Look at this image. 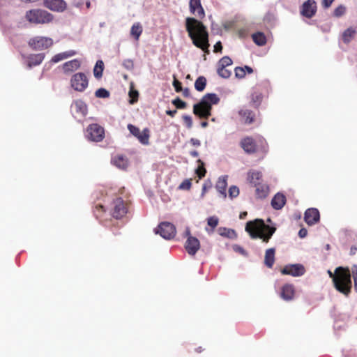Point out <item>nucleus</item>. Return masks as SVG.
I'll return each mask as SVG.
<instances>
[{
    "instance_id": "33",
    "label": "nucleus",
    "mask_w": 357,
    "mask_h": 357,
    "mask_svg": "<svg viewBox=\"0 0 357 357\" xmlns=\"http://www.w3.org/2000/svg\"><path fill=\"white\" fill-rule=\"evenodd\" d=\"M356 30L351 27L347 28L342 33V40L344 43H349L354 37Z\"/></svg>"
},
{
    "instance_id": "41",
    "label": "nucleus",
    "mask_w": 357,
    "mask_h": 357,
    "mask_svg": "<svg viewBox=\"0 0 357 357\" xmlns=\"http://www.w3.org/2000/svg\"><path fill=\"white\" fill-rule=\"evenodd\" d=\"M232 64V60L228 56H223L218 62V66L226 68Z\"/></svg>"
},
{
    "instance_id": "64",
    "label": "nucleus",
    "mask_w": 357,
    "mask_h": 357,
    "mask_svg": "<svg viewBox=\"0 0 357 357\" xmlns=\"http://www.w3.org/2000/svg\"><path fill=\"white\" fill-rule=\"evenodd\" d=\"M84 2L82 0H80V1H78L77 2H75L73 3L74 6H75L76 8H81L83 5Z\"/></svg>"
},
{
    "instance_id": "62",
    "label": "nucleus",
    "mask_w": 357,
    "mask_h": 357,
    "mask_svg": "<svg viewBox=\"0 0 357 357\" xmlns=\"http://www.w3.org/2000/svg\"><path fill=\"white\" fill-rule=\"evenodd\" d=\"M357 251V245H353L350 248V255H354Z\"/></svg>"
},
{
    "instance_id": "2",
    "label": "nucleus",
    "mask_w": 357,
    "mask_h": 357,
    "mask_svg": "<svg viewBox=\"0 0 357 357\" xmlns=\"http://www.w3.org/2000/svg\"><path fill=\"white\" fill-rule=\"evenodd\" d=\"M185 29L192 44L205 50L209 46L208 33L204 24L194 17L185 19Z\"/></svg>"
},
{
    "instance_id": "51",
    "label": "nucleus",
    "mask_w": 357,
    "mask_h": 357,
    "mask_svg": "<svg viewBox=\"0 0 357 357\" xmlns=\"http://www.w3.org/2000/svg\"><path fill=\"white\" fill-rule=\"evenodd\" d=\"M183 119L185 122V126L187 128L190 129L192 126V117L189 115L184 114L183 116Z\"/></svg>"
},
{
    "instance_id": "42",
    "label": "nucleus",
    "mask_w": 357,
    "mask_h": 357,
    "mask_svg": "<svg viewBox=\"0 0 357 357\" xmlns=\"http://www.w3.org/2000/svg\"><path fill=\"white\" fill-rule=\"evenodd\" d=\"M239 195V188L236 185H231L229 188V196L231 199L236 197Z\"/></svg>"
},
{
    "instance_id": "32",
    "label": "nucleus",
    "mask_w": 357,
    "mask_h": 357,
    "mask_svg": "<svg viewBox=\"0 0 357 357\" xmlns=\"http://www.w3.org/2000/svg\"><path fill=\"white\" fill-rule=\"evenodd\" d=\"M128 96L130 98L129 103L130 105H134L137 102L139 98V92L137 89L134 88V85L132 83H131L130 86Z\"/></svg>"
},
{
    "instance_id": "50",
    "label": "nucleus",
    "mask_w": 357,
    "mask_h": 357,
    "mask_svg": "<svg viewBox=\"0 0 357 357\" xmlns=\"http://www.w3.org/2000/svg\"><path fill=\"white\" fill-rule=\"evenodd\" d=\"M191 181L189 179H185L178 186L180 190H189L191 187Z\"/></svg>"
},
{
    "instance_id": "11",
    "label": "nucleus",
    "mask_w": 357,
    "mask_h": 357,
    "mask_svg": "<svg viewBox=\"0 0 357 357\" xmlns=\"http://www.w3.org/2000/svg\"><path fill=\"white\" fill-rule=\"evenodd\" d=\"M305 269L301 264H288L281 270L282 275H289L293 277H300L305 274Z\"/></svg>"
},
{
    "instance_id": "6",
    "label": "nucleus",
    "mask_w": 357,
    "mask_h": 357,
    "mask_svg": "<svg viewBox=\"0 0 357 357\" xmlns=\"http://www.w3.org/2000/svg\"><path fill=\"white\" fill-rule=\"evenodd\" d=\"M28 45L34 51L47 49L53 45V40L49 37L35 36L28 41Z\"/></svg>"
},
{
    "instance_id": "4",
    "label": "nucleus",
    "mask_w": 357,
    "mask_h": 357,
    "mask_svg": "<svg viewBox=\"0 0 357 357\" xmlns=\"http://www.w3.org/2000/svg\"><path fill=\"white\" fill-rule=\"evenodd\" d=\"M220 99L216 93L205 94L199 102L193 105V114L200 119H207L211 115L212 106L219 103Z\"/></svg>"
},
{
    "instance_id": "39",
    "label": "nucleus",
    "mask_w": 357,
    "mask_h": 357,
    "mask_svg": "<svg viewBox=\"0 0 357 357\" xmlns=\"http://www.w3.org/2000/svg\"><path fill=\"white\" fill-rule=\"evenodd\" d=\"M218 75L224 79H227L231 76V71L226 69V68H222L220 66H218L217 69Z\"/></svg>"
},
{
    "instance_id": "3",
    "label": "nucleus",
    "mask_w": 357,
    "mask_h": 357,
    "mask_svg": "<svg viewBox=\"0 0 357 357\" xmlns=\"http://www.w3.org/2000/svg\"><path fill=\"white\" fill-rule=\"evenodd\" d=\"M328 274L333 279L336 290L348 296L352 287L349 268L339 266L335 268L334 273L328 270Z\"/></svg>"
},
{
    "instance_id": "55",
    "label": "nucleus",
    "mask_w": 357,
    "mask_h": 357,
    "mask_svg": "<svg viewBox=\"0 0 357 357\" xmlns=\"http://www.w3.org/2000/svg\"><path fill=\"white\" fill-rule=\"evenodd\" d=\"M335 0H322V6L324 8H329Z\"/></svg>"
},
{
    "instance_id": "53",
    "label": "nucleus",
    "mask_w": 357,
    "mask_h": 357,
    "mask_svg": "<svg viewBox=\"0 0 357 357\" xmlns=\"http://www.w3.org/2000/svg\"><path fill=\"white\" fill-rule=\"evenodd\" d=\"M222 45L220 41H218L214 45L215 52H222Z\"/></svg>"
},
{
    "instance_id": "27",
    "label": "nucleus",
    "mask_w": 357,
    "mask_h": 357,
    "mask_svg": "<svg viewBox=\"0 0 357 357\" xmlns=\"http://www.w3.org/2000/svg\"><path fill=\"white\" fill-rule=\"evenodd\" d=\"M77 54L75 50H69L63 52H61L54 55L50 62L53 63H58L63 59H68L69 57L73 56Z\"/></svg>"
},
{
    "instance_id": "25",
    "label": "nucleus",
    "mask_w": 357,
    "mask_h": 357,
    "mask_svg": "<svg viewBox=\"0 0 357 357\" xmlns=\"http://www.w3.org/2000/svg\"><path fill=\"white\" fill-rule=\"evenodd\" d=\"M275 249L274 248H268L266 250L264 257V264L268 268H272L275 262Z\"/></svg>"
},
{
    "instance_id": "23",
    "label": "nucleus",
    "mask_w": 357,
    "mask_h": 357,
    "mask_svg": "<svg viewBox=\"0 0 357 357\" xmlns=\"http://www.w3.org/2000/svg\"><path fill=\"white\" fill-rule=\"evenodd\" d=\"M238 114L246 124H251L254 122L255 114L253 111L248 109H241L239 110Z\"/></svg>"
},
{
    "instance_id": "1",
    "label": "nucleus",
    "mask_w": 357,
    "mask_h": 357,
    "mask_svg": "<svg viewBox=\"0 0 357 357\" xmlns=\"http://www.w3.org/2000/svg\"><path fill=\"white\" fill-rule=\"evenodd\" d=\"M271 225H266L263 219L257 218L247 222L245 230L252 239H261L263 243H267L276 231L275 224L268 218L266 220Z\"/></svg>"
},
{
    "instance_id": "10",
    "label": "nucleus",
    "mask_w": 357,
    "mask_h": 357,
    "mask_svg": "<svg viewBox=\"0 0 357 357\" xmlns=\"http://www.w3.org/2000/svg\"><path fill=\"white\" fill-rule=\"evenodd\" d=\"M128 129L130 132L136 137L139 142L143 145H148L149 143V130L144 128L142 132L139 128L132 124L128 125Z\"/></svg>"
},
{
    "instance_id": "37",
    "label": "nucleus",
    "mask_w": 357,
    "mask_h": 357,
    "mask_svg": "<svg viewBox=\"0 0 357 357\" xmlns=\"http://www.w3.org/2000/svg\"><path fill=\"white\" fill-rule=\"evenodd\" d=\"M95 96L99 98H107L109 97L110 93L105 88H100L96 91Z\"/></svg>"
},
{
    "instance_id": "35",
    "label": "nucleus",
    "mask_w": 357,
    "mask_h": 357,
    "mask_svg": "<svg viewBox=\"0 0 357 357\" xmlns=\"http://www.w3.org/2000/svg\"><path fill=\"white\" fill-rule=\"evenodd\" d=\"M142 33V26L139 23H135L130 29V34L135 38V40H138Z\"/></svg>"
},
{
    "instance_id": "13",
    "label": "nucleus",
    "mask_w": 357,
    "mask_h": 357,
    "mask_svg": "<svg viewBox=\"0 0 357 357\" xmlns=\"http://www.w3.org/2000/svg\"><path fill=\"white\" fill-rule=\"evenodd\" d=\"M43 6L57 13H63L67 8V3L64 0H43Z\"/></svg>"
},
{
    "instance_id": "58",
    "label": "nucleus",
    "mask_w": 357,
    "mask_h": 357,
    "mask_svg": "<svg viewBox=\"0 0 357 357\" xmlns=\"http://www.w3.org/2000/svg\"><path fill=\"white\" fill-rule=\"evenodd\" d=\"M349 271L350 274H352L354 278V276H357V265H353L351 269H349Z\"/></svg>"
},
{
    "instance_id": "47",
    "label": "nucleus",
    "mask_w": 357,
    "mask_h": 357,
    "mask_svg": "<svg viewBox=\"0 0 357 357\" xmlns=\"http://www.w3.org/2000/svg\"><path fill=\"white\" fill-rule=\"evenodd\" d=\"M232 248L234 252H238L244 257H247L248 255V252L239 245H234Z\"/></svg>"
},
{
    "instance_id": "15",
    "label": "nucleus",
    "mask_w": 357,
    "mask_h": 357,
    "mask_svg": "<svg viewBox=\"0 0 357 357\" xmlns=\"http://www.w3.org/2000/svg\"><path fill=\"white\" fill-rule=\"evenodd\" d=\"M320 214L318 209L310 208L304 213V220L308 225H314L319 221Z\"/></svg>"
},
{
    "instance_id": "22",
    "label": "nucleus",
    "mask_w": 357,
    "mask_h": 357,
    "mask_svg": "<svg viewBox=\"0 0 357 357\" xmlns=\"http://www.w3.org/2000/svg\"><path fill=\"white\" fill-rule=\"evenodd\" d=\"M45 53L32 54L28 56L27 66L29 68L40 65L44 60Z\"/></svg>"
},
{
    "instance_id": "52",
    "label": "nucleus",
    "mask_w": 357,
    "mask_h": 357,
    "mask_svg": "<svg viewBox=\"0 0 357 357\" xmlns=\"http://www.w3.org/2000/svg\"><path fill=\"white\" fill-rule=\"evenodd\" d=\"M173 86L176 92H181L183 90L182 83L178 80L173 82Z\"/></svg>"
},
{
    "instance_id": "21",
    "label": "nucleus",
    "mask_w": 357,
    "mask_h": 357,
    "mask_svg": "<svg viewBox=\"0 0 357 357\" xmlns=\"http://www.w3.org/2000/svg\"><path fill=\"white\" fill-rule=\"evenodd\" d=\"M71 107L74 109L76 113L79 114L82 116H85L87 114V105L82 100H75L73 102Z\"/></svg>"
},
{
    "instance_id": "28",
    "label": "nucleus",
    "mask_w": 357,
    "mask_h": 357,
    "mask_svg": "<svg viewBox=\"0 0 357 357\" xmlns=\"http://www.w3.org/2000/svg\"><path fill=\"white\" fill-rule=\"evenodd\" d=\"M263 98H264V96L261 92L254 91L251 93V100H250L251 105L253 107H255V109H258L261 104Z\"/></svg>"
},
{
    "instance_id": "59",
    "label": "nucleus",
    "mask_w": 357,
    "mask_h": 357,
    "mask_svg": "<svg viewBox=\"0 0 357 357\" xmlns=\"http://www.w3.org/2000/svg\"><path fill=\"white\" fill-rule=\"evenodd\" d=\"M211 29L214 33H218V32L220 31L218 25L213 22H212V24H211Z\"/></svg>"
},
{
    "instance_id": "8",
    "label": "nucleus",
    "mask_w": 357,
    "mask_h": 357,
    "mask_svg": "<svg viewBox=\"0 0 357 357\" xmlns=\"http://www.w3.org/2000/svg\"><path fill=\"white\" fill-rule=\"evenodd\" d=\"M155 234H159L165 239L170 240L173 238L176 233L175 226L169 222H162L154 229Z\"/></svg>"
},
{
    "instance_id": "34",
    "label": "nucleus",
    "mask_w": 357,
    "mask_h": 357,
    "mask_svg": "<svg viewBox=\"0 0 357 357\" xmlns=\"http://www.w3.org/2000/svg\"><path fill=\"white\" fill-rule=\"evenodd\" d=\"M206 86V79L204 76H199L195 82V88L197 91H203Z\"/></svg>"
},
{
    "instance_id": "46",
    "label": "nucleus",
    "mask_w": 357,
    "mask_h": 357,
    "mask_svg": "<svg viewBox=\"0 0 357 357\" xmlns=\"http://www.w3.org/2000/svg\"><path fill=\"white\" fill-rule=\"evenodd\" d=\"M198 162H200L201 163V166H199L197 169H196V173L199 175V177L200 178H203L204 176H205V174L206 172V169L204 168V163L201 161L200 159H199L197 160Z\"/></svg>"
},
{
    "instance_id": "49",
    "label": "nucleus",
    "mask_w": 357,
    "mask_h": 357,
    "mask_svg": "<svg viewBox=\"0 0 357 357\" xmlns=\"http://www.w3.org/2000/svg\"><path fill=\"white\" fill-rule=\"evenodd\" d=\"M256 193L257 196L260 198H264L266 197L268 193V188L266 187V189L264 188H257L256 189Z\"/></svg>"
},
{
    "instance_id": "31",
    "label": "nucleus",
    "mask_w": 357,
    "mask_h": 357,
    "mask_svg": "<svg viewBox=\"0 0 357 357\" xmlns=\"http://www.w3.org/2000/svg\"><path fill=\"white\" fill-rule=\"evenodd\" d=\"M104 63L102 60H98L93 68V75L96 79H100L102 76V73L104 70Z\"/></svg>"
},
{
    "instance_id": "5",
    "label": "nucleus",
    "mask_w": 357,
    "mask_h": 357,
    "mask_svg": "<svg viewBox=\"0 0 357 357\" xmlns=\"http://www.w3.org/2000/svg\"><path fill=\"white\" fill-rule=\"evenodd\" d=\"M26 20L31 24H47L51 22L54 16L52 13L43 9H31L26 12Z\"/></svg>"
},
{
    "instance_id": "57",
    "label": "nucleus",
    "mask_w": 357,
    "mask_h": 357,
    "mask_svg": "<svg viewBox=\"0 0 357 357\" xmlns=\"http://www.w3.org/2000/svg\"><path fill=\"white\" fill-rule=\"evenodd\" d=\"M190 142L193 146H199L201 145L200 141L195 138H191Z\"/></svg>"
},
{
    "instance_id": "56",
    "label": "nucleus",
    "mask_w": 357,
    "mask_h": 357,
    "mask_svg": "<svg viewBox=\"0 0 357 357\" xmlns=\"http://www.w3.org/2000/svg\"><path fill=\"white\" fill-rule=\"evenodd\" d=\"M196 11H197V14L199 17L202 18L204 17L205 13L202 6H201L198 9H197Z\"/></svg>"
},
{
    "instance_id": "14",
    "label": "nucleus",
    "mask_w": 357,
    "mask_h": 357,
    "mask_svg": "<svg viewBox=\"0 0 357 357\" xmlns=\"http://www.w3.org/2000/svg\"><path fill=\"white\" fill-rule=\"evenodd\" d=\"M113 204L112 217L116 219L121 218L127 213V208L124 205L123 200L121 197L117 198L114 201Z\"/></svg>"
},
{
    "instance_id": "38",
    "label": "nucleus",
    "mask_w": 357,
    "mask_h": 357,
    "mask_svg": "<svg viewBox=\"0 0 357 357\" xmlns=\"http://www.w3.org/2000/svg\"><path fill=\"white\" fill-rule=\"evenodd\" d=\"M172 103L178 109H183L187 107V103L183 101L179 97H176L175 99L172 100Z\"/></svg>"
},
{
    "instance_id": "17",
    "label": "nucleus",
    "mask_w": 357,
    "mask_h": 357,
    "mask_svg": "<svg viewBox=\"0 0 357 357\" xmlns=\"http://www.w3.org/2000/svg\"><path fill=\"white\" fill-rule=\"evenodd\" d=\"M295 294L294 287L291 284H285L281 288L280 296L281 298L286 301H291Z\"/></svg>"
},
{
    "instance_id": "16",
    "label": "nucleus",
    "mask_w": 357,
    "mask_h": 357,
    "mask_svg": "<svg viewBox=\"0 0 357 357\" xmlns=\"http://www.w3.org/2000/svg\"><path fill=\"white\" fill-rule=\"evenodd\" d=\"M200 248V242L197 238L188 236L185 242V248L190 255H195Z\"/></svg>"
},
{
    "instance_id": "29",
    "label": "nucleus",
    "mask_w": 357,
    "mask_h": 357,
    "mask_svg": "<svg viewBox=\"0 0 357 357\" xmlns=\"http://www.w3.org/2000/svg\"><path fill=\"white\" fill-rule=\"evenodd\" d=\"M219 235L223 237H227L229 239H235L237 238V234L235 230L228 229L226 227H219L218 229Z\"/></svg>"
},
{
    "instance_id": "9",
    "label": "nucleus",
    "mask_w": 357,
    "mask_h": 357,
    "mask_svg": "<svg viewBox=\"0 0 357 357\" xmlns=\"http://www.w3.org/2000/svg\"><path fill=\"white\" fill-rule=\"evenodd\" d=\"M71 87L77 91L83 92L89 85V80L84 73H77L70 79Z\"/></svg>"
},
{
    "instance_id": "60",
    "label": "nucleus",
    "mask_w": 357,
    "mask_h": 357,
    "mask_svg": "<svg viewBox=\"0 0 357 357\" xmlns=\"http://www.w3.org/2000/svg\"><path fill=\"white\" fill-rule=\"evenodd\" d=\"M181 91H183V95L185 97L188 98V97L190 96V89L188 88L183 89V90Z\"/></svg>"
},
{
    "instance_id": "45",
    "label": "nucleus",
    "mask_w": 357,
    "mask_h": 357,
    "mask_svg": "<svg viewBox=\"0 0 357 357\" xmlns=\"http://www.w3.org/2000/svg\"><path fill=\"white\" fill-rule=\"evenodd\" d=\"M122 66L128 70H132L134 69V62L130 59L123 60Z\"/></svg>"
},
{
    "instance_id": "7",
    "label": "nucleus",
    "mask_w": 357,
    "mask_h": 357,
    "mask_svg": "<svg viewBox=\"0 0 357 357\" xmlns=\"http://www.w3.org/2000/svg\"><path fill=\"white\" fill-rule=\"evenodd\" d=\"M85 135L88 140L100 142L105 137V130L99 124L92 123L87 127Z\"/></svg>"
},
{
    "instance_id": "36",
    "label": "nucleus",
    "mask_w": 357,
    "mask_h": 357,
    "mask_svg": "<svg viewBox=\"0 0 357 357\" xmlns=\"http://www.w3.org/2000/svg\"><path fill=\"white\" fill-rule=\"evenodd\" d=\"M261 178V173L257 171L252 172L248 173V180L251 183L255 185L258 184V181Z\"/></svg>"
},
{
    "instance_id": "40",
    "label": "nucleus",
    "mask_w": 357,
    "mask_h": 357,
    "mask_svg": "<svg viewBox=\"0 0 357 357\" xmlns=\"http://www.w3.org/2000/svg\"><path fill=\"white\" fill-rule=\"evenodd\" d=\"M202 6L200 0H190L189 7L190 10L192 14H195L197 9Z\"/></svg>"
},
{
    "instance_id": "30",
    "label": "nucleus",
    "mask_w": 357,
    "mask_h": 357,
    "mask_svg": "<svg viewBox=\"0 0 357 357\" xmlns=\"http://www.w3.org/2000/svg\"><path fill=\"white\" fill-rule=\"evenodd\" d=\"M253 42L258 46H263L266 43V37L263 32L257 31L252 35Z\"/></svg>"
},
{
    "instance_id": "44",
    "label": "nucleus",
    "mask_w": 357,
    "mask_h": 357,
    "mask_svg": "<svg viewBox=\"0 0 357 357\" xmlns=\"http://www.w3.org/2000/svg\"><path fill=\"white\" fill-rule=\"evenodd\" d=\"M219 220L216 216H211L207 219V224L212 229H214L218 225Z\"/></svg>"
},
{
    "instance_id": "61",
    "label": "nucleus",
    "mask_w": 357,
    "mask_h": 357,
    "mask_svg": "<svg viewBox=\"0 0 357 357\" xmlns=\"http://www.w3.org/2000/svg\"><path fill=\"white\" fill-rule=\"evenodd\" d=\"M176 113H177V110L176 109H174V110L167 109V110H166V114L167 115L172 116V117H174Z\"/></svg>"
},
{
    "instance_id": "12",
    "label": "nucleus",
    "mask_w": 357,
    "mask_h": 357,
    "mask_svg": "<svg viewBox=\"0 0 357 357\" xmlns=\"http://www.w3.org/2000/svg\"><path fill=\"white\" fill-rule=\"evenodd\" d=\"M317 10V3L314 0H307L301 5V14L306 18H312Z\"/></svg>"
},
{
    "instance_id": "48",
    "label": "nucleus",
    "mask_w": 357,
    "mask_h": 357,
    "mask_svg": "<svg viewBox=\"0 0 357 357\" xmlns=\"http://www.w3.org/2000/svg\"><path fill=\"white\" fill-rule=\"evenodd\" d=\"M234 71L237 78L242 79L245 76V71L243 67H236Z\"/></svg>"
},
{
    "instance_id": "43",
    "label": "nucleus",
    "mask_w": 357,
    "mask_h": 357,
    "mask_svg": "<svg viewBox=\"0 0 357 357\" xmlns=\"http://www.w3.org/2000/svg\"><path fill=\"white\" fill-rule=\"evenodd\" d=\"M345 11V6H344L343 5H340L335 9L333 15L335 17H340L344 14Z\"/></svg>"
},
{
    "instance_id": "18",
    "label": "nucleus",
    "mask_w": 357,
    "mask_h": 357,
    "mask_svg": "<svg viewBox=\"0 0 357 357\" xmlns=\"http://www.w3.org/2000/svg\"><path fill=\"white\" fill-rule=\"evenodd\" d=\"M287 199L285 195L281 192H277L271 199V206L275 210H280L286 204Z\"/></svg>"
},
{
    "instance_id": "24",
    "label": "nucleus",
    "mask_w": 357,
    "mask_h": 357,
    "mask_svg": "<svg viewBox=\"0 0 357 357\" xmlns=\"http://www.w3.org/2000/svg\"><path fill=\"white\" fill-rule=\"evenodd\" d=\"M80 61L77 59H73L71 61L65 62L63 64V70L65 73L73 72L80 67Z\"/></svg>"
},
{
    "instance_id": "26",
    "label": "nucleus",
    "mask_w": 357,
    "mask_h": 357,
    "mask_svg": "<svg viewBox=\"0 0 357 357\" xmlns=\"http://www.w3.org/2000/svg\"><path fill=\"white\" fill-rule=\"evenodd\" d=\"M227 176H221L219 177L215 188L217 190L223 195L224 197H227L226 188L227 186Z\"/></svg>"
},
{
    "instance_id": "19",
    "label": "nucleus",
    "mask_w": 357,
    "mask_h": 357,
    "mask_svg": "<svg viewBox=\"0 0 357 357\" xmlns=\"http://www.w3.org/2000/svg\"><path fill=\"white\" fill-rule=\"evenodd\" d=\"M242 149L248 153H253L257 150L256 143L252 137H247L241 142Z\"/></svg>"
},
{
    "instance_id": "63",
    "label": "nucleus",
    "mask_w": 357,
    "mask_h": 357,
    "mask_svg": "<svg viewBox=\"0 0 357 357\" xmlns=\"http://www.w3.org/2000/svg\"><path fill=\"white\" fill-rule=\"evenodd\" d=\"M243 68L245 73L247 72L248 74H251L253 73V69L250 66H245Z\"/></svg>"
},
{
    "instance_id": "54",
    "label": "nucleus",
    "mask_w": 357,
    "mask_h": 357,
    "mask_svg": "<svg viewBox=\"0 0 357 357\" xmlns=\"http://www.w3.org/2000/svg\"><path fill=\"white\" fill-rule=\"evenodd\" d=\"M307 235V230L305 228H301L298 231V236L301 238L306 237Z\"/></svg>"
},
{
    "instance_id": "20",
    "label": "nucleus",
    "mask_w": 357,
    "mask_h": 357,
    "mask_svg": "<svg viewBox=\"0 0 357 357\" xmlns=\"http://www.w3.org/2000/svg\"><path fill=\"white\" fill-rule=\"evenodd\" d=\"M356 237V234L351 230L345 229L340 232V239L344 245L355 241Z\"/></svg>"
}]
</instances>
